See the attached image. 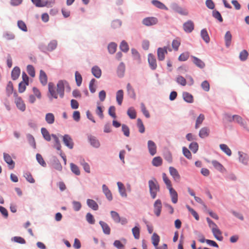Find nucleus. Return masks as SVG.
Wrapping results in <instances>:
<instances>
[{"label":"nucleus","mask_w":249,"mask_h":249,"mask_svg":"<svg viewBox=\"0 0 249 249\" xmlns=\"http://www.w3.org/2000/svg\"><path fill=\"white\" fill-rule=\"evenodd\" d=\"M65 83H66V80H59L57 84L56 91H55V87L54 85L52 83H49L48 90L49 94L48 95V96L50 100L52 101L53 98L57 99L58 98V94H59L61 98L64 97Z\"/></svg>","instance_id":"1"},{"label":"nucleus","mask_w":249,"mask_h":249,"mask_svg":"<svg viewBox=\"0 0 249 249\" xmlns=\"http://www.w3.org/2000/svg\"><path fill=\"white\" fill-rule=\"evenodd\" d=\"M148 186L149 188V193L152 199H155L157 195L158 192L160 190V185L157 180L155 178L148 181Z\"/></svg>","instance_id":"2"},{"label":"nucleus","mask_w":249,"mask_h":249,"mask_svg":"<svg viewBox=\"0 0 249 249\" xmlns=\"http://www.w3.org/2000/svg\"><path fill=\"white\" fill-rule=\"evenodd\" d=\"M158 22V18L153 17L145 18L142 20V23L146 26H151L156 25Z\"/></svg>","instance_id":"3"},{"label":"nucleus","mask_w":249,"mask_h":249,"mask_svg":"<svg viewBox=\"0 0 249 249\" xmlns=\"http://www.w3.org/2000/svg\"><path fill=\"white\" fill-rule=\"evenodd\" d=\"M14 96L15 97V103L17 107L22 111H24L25 110L26 107L25 105L23 103L22 99L18 96V94L16 92L14 93Z\"/></svg>","instance_id":"4"},{"label":"nucleus","mask_w":249,"mask_h":249,"mask_svg":"<svg viewBox=\"0 0 249 249\" xmlns=\"http://www.w3.org/2000/svg\"><path fill=\"white\" fill-rule=\"evenodd\" d=\"M153 207L154 213L157 217H159L160 214L162 209L161 201L159 199L156 200L154 203Z\"/></svg>","instance_id":"5"},{"label":"nucleus","mask_w":249,"mask_h":249,"mask_svg":"<svg viewBox=\"0 0 249 249\" xmlns=\"http://www.w3.org/2000/svg\"><path fill=\"white\" fill-rule=\"evenodd\" d=\"M234 122L236 123L244 129L249 132V128L248 126L247 122L244 120L240 116L236 115Z\"/></svg>","instance_id":"6"},{"label":"nucleus","mask_w":249,"mask_h":249,"mask_svg":"<svg viewBox=\"0 0 249 249\" xmlns=\"http://www.w3.org/2000/svg\"><path fill=\"white\" fill-rule=\"evenodd\" d=\"M238 159L240 162L242 163L243 164L245 165H247L248 164V162L249 160V157L248 155L242 151H238Z\"/></svg>","instance_id":"7"},{"label":"nucleus","mask_w":249,"mask_h":249,"mask_svg":"<svg viewBox=\"0 0 249 249\" xmlns=\"http://www.w3.org/2000/svg\"><path fill=\"white\" fill-rule=\"evenodd\" d=\"M63 142L65 145L70 149L73 147V142L71 137L68 134H65L63 136Z\"/></svg>","instance_id":"8"},{"label":"nucleus","mask_w":249,"mask_h":249,"mask_svg":"<svg viewBox=\"0 0 249 249\" xmlns=\"http://www.w3.org/2000/svg\"><path fill=\"white\" fill-rule=\"evenodd\" d=\"M148 62L150 69L152 70H155L157 67L156 59L155 56L152 54L149 53L148 55Z\"/></svg>","instance_id":"9"},{"label":"nucleus","mask_w":249,"mask_h":249,"mask_svg":"<svg viewBox=\"0 0 249 249\" xmlns=\"http://www.w3.org/2000/svg\"><path fill=\"white\" fill-rule=\"evenodd\" d=\"M88 141L90 144L95 148H98L100 146V142L98 139L95 136L89 135L88 137Z\"/></svg>","instance_id":"10"},{"label":"nucleus","mask_w":249,"mask_h":249,"mask_svg":"<svg viewBox=\"0 0 249 249\" xmlns=\"http://www.w3.org/2000/svg\"><path fill=\"white\" fill-rule=\"evenodd\" d=\"M183 28L186 33H190L194 29V24L192 20H189L183 23Z\"/></svg>","instance_id":"11"},{"label":"nucleus","mask_w":249,"mask_h":249,"mask_svg":"<svg viewBox=\"0 0 249 249\" xmlns=\"http://www.w3.org/2000/svg\"><path fill=\"white\" fill-rule=\"evenodd\" d=\"M169 171L170 174L173 177L174 180L176 182L179 181L180 176L177 170L175 168L171 166L169 168Z\"/></svg>","instance_id":"12"},{"label":"nucleus","mask_w":249,"mask_h":249,"mask_svg":"<svg viewBox=\"0 0 249 249\" xmlns=\"http://www.w3.org/2000/svg\"><path fill=\"white\" fill-rule=\"evenodd\" d=\"M167 47L159 48L157 50L158 58L159 61H163L165 58V54L167 53Z\"/></svg>","instance_id":"13"},{"label":"nucleus","mask_w":249,"mask_h":249,"mask_svg":"<svg viewBox=\"0 0 249 249\" xmlns=\"http://www.w3.org/2000/svg\"><path fill=\"white\" fill-rule=\"evenodd\" d=\"M147 146L149 153L151 156L155 155L157 153V146L155 143L149 140L147 142Z\"/></svg>","instance_id":"14"},{"label":"nucleus","mask_w":249,"mask_h":249,"mask_svg":"<svg viewBox=\"0 0 249 249\" xmlns=\"http://www.w3.org/2000/svg\"><path fill=\"white\" fill-rule=\"evenodd\" d=\"M191 57L192 58V62L198 68L202 69L205 67V63L200 59L193 55H191Z\"/></svg>","instance_id":"15"},{"label":"nucleus","mask_w":249,"mask_h":249,"mask_svg":"<svg viewBox=\"0 0 249 249\" xmlns=\"http://www.w3.org/2000/svg\"><path fill=\"white\" fill-rule=\"evenodd\" d=\"M3 159L4 161L9 165V168L13 169L15 167V162L12 159L11 156L7 153H3Z\"/></svg>","instance_id":"16"},{"label":"nucleus","mask_w":249,"mask_h":249,"mask_svg":"<svg viewBox=\"0 0 249 249\" xmlns=\"http://www.w3.org/2000/svg\"><path fill=\"white\" fill-rule=\"evenodd\" d=\"M102 190L107 200L108 201L112 200L113 199L112 193L106 184H103L102 185Z\"/></svg>","instance_id":"17"},{"label":"nucleus","mask_w":249,"mask_h":249,"mask_svg":"<svg viewBox=\"0 0 249 249\" xmlns=\"http://www.w3.org/2000/svg\"><path fill=\"white\" fill-rule=\"evenodd\" d=\"M151 3L154 6L160 9L166 11L168 10V7L166 6L164 4L158 0H152Z\"/></svg>","instance_id":"18"},{"label":"nucleus","mask_w":249,"mask_h":249,"mask_svg":"<svg viewBox=\"0 0 249 249\" xmlns=\"http://www.w3.org/2000/svg\"><path fill=\"white\" fill-rule=\"evenodd\" d=\"M168 190L169 191L172 202L174 204L177 203L178 200V195L177 192L173 188H169Z\"/></svg>","instance_id":"19"},{"label":"nucleus","mask_w":249,"mask_h":249,"mask_svg":"<svg viewBox=\"0 0 249 249\" xmlns=\"http://www.w3.org/2000/svg\"><path fill=\"white\" fill-rule=\"evenodd\" d=\"M58 45V42L56 39L51 40L47 45L48 52H52L55 50Z\"/></svg>","instance_id":"20"},{"label":"nucleus","mask_w":249,"mask_h":249,"mask_svg":"<svg viewBox=\"0 0 249 249\" xmlns=\"http://www.w3.org/2000/svg\"><path fill=\"white\" fill-rule=\"evenodd\" d=\"M126 90L128 96L132 98L133 99H135L136 96V93L135 92V90L131 84L130 83H128L126 85Z\"/></svg>","instance_id":"21"},{"label":"nucleus","mask_w":249,"mask_h":249,"mask_svg":"<svg viewBox=\"0 0 249 249\" xmlns=\"http://www.w3.org/2000/svg\"><path fill=\"white\" fill-rule=\"evenodd\" d=\"M164 159L168 162L172 163L173 162L172 154L168 149H165L163 154Z\"/></svg>","instance_id":"22"},{"label":"nucleus","mask_w":249,"mask_h":249,"mask_svg":"<svg viewBox=\"0 0 249 249\" xmlns=\"http://www.w3.org/2000/svg\"><path fill=\"white\" fill-rule=\"evenodd\" d=\"M39 80L43 86H45L47 84V76L44 71L41 70L39 71Z\"/></svg>","instance_id":"23"},{"label":"nucleus","mask_w":249,"mask_h":249,"mask_svg":"<svg viewBox=\"0 0 249 249\" xmlns=\"http://www.w3.org/2000/svg\"><path fill=\"white\" fill-rule=\"evenodd\" d=\"M125 65L123 62H121L117 68V75L120 77H123L125 72Z\"/></svg>","instance_id":"24"},{"label":"nucleus","mask_w":249,"mask_h":249,"mask_svg":"<svg viewBox=\"0 0 249 249\" xmlns=\"http://www.w3.org/2000/svg\"><path fill=\"white\" fill-rule=\"evenodd\" d=\"M92 74L97 78H99L102 75L101 69L98 66L92 67L91 70Z\"/></svg>","instance_id":"25"},{"label":"nucleus","mask_w":249,"mask_h":249,"mask_svg":"<svg viewBox=\"0 0 249 249\" xmlns=\"http://www.w3.org/2000/svg\"><path fill=\"white\" fill-rule=\"evenodd\" d=\"M20 70L18 67H15L11 72V78L13 80H17L19 76Z\"/></svg>","instance_id":"26"},{"label":"nucleus","mask_w":249,"mask_h":249,"mask_svg":"<svg viewBox=\"0 0 249 249\" xmlns=\"http://www.w3.org/2000/svg\"><path fill=\"white\" fill-rule=\"evenodd\" d=\"M99 224L101 226L104 234L109 235L110 233V228L107 223L103 221H100Z\"/></svg>","instance_id":"27"},{"label":"nucleus","mask_w":249,"mask_h":249,"mask_svg":"<svg viewBox=\"0 0 249 249\" xmlns=\"http://www.w3.org/2000/svg\"><path fill=\"white\" fill-rule=\"evenodd\" d=\"M87 204L89 208L92 209L94 211H97L99 209L98 204L93 199H88L87 200Z\"/></svg>","instance_id":"28"},{"label":"nucleus","mask_w":249,"mask_h":249,"mask_svg":"<svg viewBox=\"0 0 249 249\" xmlns=\"http://www.w3.org/2000/svg\"><path fill=\"white\" fill-rule=\"evenodd\" d=\"M45 120L48 124H52L54 123V115L52 113H47L45 117Z\"/></svg>","instance_id":"29"},{"label":"nucleus","mask_w":249,"mask_h":249,"mask_svg":"<svg viewBox=\"0 0 249 249\" xmlns=\"http://www.w3.org/2000/svg\"><path fill=\"white\" fill-rule=\"evenodd\" d=\"M210 129L207 127H203L200 129L199 132V136L202 138H205L209 136Z\"/></svg>","instance_id":"30"},{"label":"nucleus","mask_w":249,"mask_h":249,"mask_svg":"<svg viewBox=\"0 0 249 249\" xmlns=\"http://www.w3.org/2000/svg\"><path fill=\"white\" fill-rule=\"evenodd\" d=\"M212 232L213 234L214 237L218 241H222L223 239V237L221 235H218L221 234V232L220 230H219L217 227L216 228H212Z\"/></svg>","instance_id":"31"},{"label":"nucleus","mask_w":249,"mask_h":249,"mask_svg":"<svg viewBox=\"0 0 249 249\" xmlns=\"http://www.w3.org/2000/svg\"><path fill=\"white\" fill-rule=\"evenodd\" d=\"M200 36L203 40L206 43H208L210 42V39L207 31L206 29H203L200 32Z\"/></svg>","instance_id":"32"},{"label":"nucleus","mask_w":249,"mask_h":249,"mask_svg":"<svg viewBox=\"0 0 249 249\" xmlns=\"http://www.w3.org/2000/svg\"><path fill=\"white\" fill-rule=\"evenodd\" d=\"M124 98V91L122 89L118 90L116 92V101L118 104L121 106Z\"/></svg>","instance_id":"33"},{"label":"nucleus","mask_w":249,"mask_h":249,"mask_svg":"<svg viewBox=\"0 0 249 249\" xmlns=\"http://www.w3.org/2000/svg\"><path fill=\"white\" fill-rule=\"evenodd\" d=\"M182 96L184 100L188 103H192L193 102V96L190 93L185 91L182 93Z\"/></svg>","instance_id":"34"},{"label":"nucleus","mask_w":249,"mask_h":249,"mask_svg":"<svg viewBox=\"0 0 249 249\" xmlns=\"http://www.w3.org/2000/svg\"><path fill=\"white\" fill-rule=\"evenodd\" d=\"M117 185L120 195L122 197H126L127 194L126 193L125 188L124 187V184L121 182H118Z\"/></svg>","instance_id":"35"},{"label":"nucleus","mask_w":249,"mask_h":249,"mask_svg":"<svg viewBox=\"0 0 249 249\" xmlns=\"http://www.w3.org/2000/svg\"><path fill=\"white\" fill-rule=\"evenodd\" d=\"M41 132L44 139L48 142H49L51 140L52 135H50L48 130L45 127H42L41 128Z\"/></svg>","instance_id":"36"},{"label":"nucleus","mask_w":249,"mask_h":249,"mask_svg":"<svg viewBox=\"0 0 249 249\" xmlns=\"http://www.w3.org/2000/svg\"><path fill=\"white\" fill-rule=\"evenodd\" d=\"M26 138L29 144L34 149L36 148V143L34 136L31 134H27Z\"/></svg>","instance_id":"37"},{"label":"nucleus","mask_w":249,"mask_h":249,"mask_svg":"<svg viewBox=\"0 0 249 249\" xmlns=\"http://www.w3.org/2000/svg\"><path fill=\"white\" fill-rule=\"evenodd\" d=\"M232 38V35L230 31H227L224 36L225 45L227 47H229L231 44Z\"/></svg>","instance_id":"38"},{"label":"nucleus","mask_w":249,"mask_h":249,"mask_svg":"<svg viewBox=\"0 0 249 249\" xmlns=\"http://www.w3.org/2000/svg\"><path fill=\"white\" fill-rule=\"evenodd\" d=\"M171 8L174 11L182 15H185L182 12V9L176 2H172L170 4Z\"/></svg>","instance_id":"39"},{"label":"nucleus","mask_w":249,"mask_h":249,"mask_svg":"<svg viewBox=\"0 0 249 249\" xmlns=\"http://www.w3.org/2000/svg\"><path fill=\"white\" fill-rule=\"evenodd\" d=\"M117 45L114 42H110L108 44L107 49L110 54H113L115 53L117 49Z\"/></svg>","instance_id":"40"},{"label":"nucleus","mask_w":249,"mask_h":249,"mask_svg":"<svg viewBox=\"0 0 249 249\" xmlns=\"http://www.w3.org/2000/svg\"><path fill=\"white\" fill-rule=\"evenodd\" d=\"M162 163V160L160 157H156L154 158L152 161V164L155 167H159Z\"/></svg>","instance_id":"41"},{"label":"nucleus","mask_w":249,"mask_h":249,"mask_svg":"<svg viewBox=\"0 0 249 249\" xmlns=\"http://www.w3.org/2000/svg\"><path fill=\"white\" fill-rule=\"evenodd\" d=\"M152 242L155 247H157L159 243L160 238L159 235L154 232L151 237Z\"/></svg>","instance_id":"42"},{"label":"nucleus","mask_w":249,"mask_h":249,"mask_svg":"<svg viewBox=\"0 0 249 249\" xmlns=\"http://www.w3.org/2000/svg\"><path fill=\"white\" fill-rule=\"evenodd\" d=\"M122 22L120 19H116L113 20L111 23V27L113 29H118L121 27Z\"/></svg>","instance_id":"43"},{"label":"nucleus","mask_w":249,"mask_h":249,"mask_svg":"<svg viewBox=\"0 0 249 249\" xmlns=\"http://www.w3.org/2000/svg\"><path fill=\"white\" fill-rule=\"evenodd\" d=\"M212 163L213 167L221 172H223V171L225 169L223 166L216 160H213Z\"/></svg>","instance_id":"44"},{"label":"nucleus","mask_w":249,"mask_h":249,"mask_svg":"<svg viewBox=\"0 0 249 249\" xmlns=\"http://www.w3.org/2000/svg\"><path fill=\"white\" fill-rule=\"evenodd\" d=\"M220 148L228 156L231 155V151L229 147L225 144H221L219 145Z\"/></svg>","instance_id":"45"},{"label":"nucleus","mask_w":249,"mask_h":249,"mask_svg":"<svg viewBox=\"0 0 249 249\" xmlns=\"http://www.w3.org/2000/svg\"><path fill=\"white\" fill-rule=\"evenodd\" d=\"M36 160L38 163L43 167H45L47 166V164L44 161L42 156L41 154L37 153L36 154Z\"/></svg>","instance_id":"46"},{"label":"nucleus","mask_w":249,"mask_h":249,"mask_svg":"<svg viewBox=\"0 0 249 249\" xmlns=\"http://www.w3.org/2000/svg\"><path fill=\"white\" fill-rule=\"evenodd\" d=\"M127 114L131 119L136 118V112L133 107H130L128 109Z\"/></svg>","instance_id":"47"},{"label":"nucleus","mask_w":249,"mask_h":249,"mask_svg":"<svg viewBox=\"0 0 249 249\" xmlns=\"http://www.w3.org/2000/svg\"><path fill=\"white\" fill-rule=\"evenodd\" d=\"M120 50L124 52L127 53L129 50V46L125 40H123L120 45Z\"/></svg>","instance_id":"48"},{"label":"nucleus","mask_w":249,"mask_h":249,"mask_svg":"<svg viewBox=\"0 0 249 249\" xmlns=\"http://www.w3.org/2000/svg\"><path fill=\"white\" fill-rule=\"evenodd\" d=\"M132 232L134 238L136 239H139L140 236V229L139 227L136 226L132 229Z\"/></svg>","instance_id":"49"},{"label":"nucleus","mask_w":249,"mask_h":249,"mask_svg":"<svg viewBox=\"0 0 249 249\" xmlns=\"http://www.w3.org/2000/svg\"><path fill=\"white\" fill-rule=\"evenodd\" d=\"M162 176L163 180L164 183L166 184L167 188L169 189V188H172L171 181L167 177L166 174L165 173H163L162 174Z\"/></svg>","instance_id":"50"},{"label":"nucleus","mask_w":249,"mask_h":249,"mask_svg":"<svg viewBox=\"0 0 249 249\" xmlns=\"http://www.w3.org/2000/svg\"><path fill=\"white\" fill-rule=\"evenodd\" d=\"M213 17L218 20L219 22H222L223 20V18L221 16L220 12L216 10H213L212 12Z\"/></svg>","instance_id":"51"},{"label":"nucleus","mask_w":249,"mask_h":249,"mask_svg":"<svg viewBox=\"0 0 249 249\" xmlns=\"http://www.w3.org/2000/svg\"><path fill=\"white\" fill-rule=\"evenodd\" d=\"M52 137L54 139V141L55 142V143L54 145V147L57 150H61V144L60 143L59 140L58 138L57 137V136L55 134H52Z\"/></svg>","instance_id":"52"},{"label":"nucleus","mask_w":249,"mask_h":249,"mask_svg":"<svg viewBox=\"0 0 249 249\" xmlns=\"http://www.w3.org/2000/svg\"><path fill=\"white\" fill-rule=\"evenodd\" d=\"M110 215H111V216L112 219L113 220V221L117 223L120 222V216L117 212H116L115 211H111L110 212Z\"/></svg>","instance_id":"53"},{"label":"nucleus","mask_w":249,"mask_h":249,"mask_svg":"<svg viewBox=\"0 0 249 249\" xmlns=\"http://www.w3.org/2000/svg\"><path fill=\"white\" fill-rule=\"evenodd\" d=\"M75 79L77 86H80L82 82V77L81 74L77 71L75 72Z\"/></svg>","instance_id":"54"},{"label":"nucleus","mask_w":249,"mask_h":249,"mask_svg":"<svg viewBox=\"0 0 249 249\" xmlns=\"http://www.w3.org/2000/svg\"><path fill=\"white\" fill-rule=\"evenodd\" d=\"M70 167L73 173L77 176H79L80 174V171L79 167L76 164L71 163L70 164Z\"/></svg>","instance_id":"55"},{"label":"nucleus","mask_w":249,"mask_h":249,"mask_svg":"<svg viewBox=\"0 0 249 249\" xmlns=\"http://www.w3.org/2000/svg\"><path fill=\"white\" fill-rule=\"evenodd\" d=\"M72 208L74 211H79L82 207L81 203L79 201L74 200L72 201Z\"/></svg>","instance_id":"56"},{"label":"nucleus","mask_w":249,"mask_h":249,"mask_svg":"<svg viewBox=\"0 0 249 249\" xmlns=\"http://www.w3.org/2000/svg\"><path fill=\"white\" fill-rule=\"evenodd\" d=\"M137 127L139 128V131L141 133H143L145 131V127L143 124V123L142 121V120L140 118H138L137 119Z\"/></svg>","instance_id":"57"},{"label":"nucleus","mask_w":249,"mask_h":249,"mask_svg":"<svg viewBox=\"0 0 249 249\" xmlns=\"http://www.w3.org/2000/svg\"><path fill=\"white\" fill-rule=\"evenodd\" d=\"M236 115H231L229 113H226L224 114V119L229 123H231L235 121Z\"/></svg>","instance_id":"58"},{"label":"nucleus","mask_w":249,"mask_h":249,"mask_svg":"<svg viewBox=\"0 0 249 249\" xmlns=\"http://www.w3.org/2000/svg\"><path fill=\"white\" fill-rule=\"evenodd\" d=\"M189 148L193 153H196L198 149V144L196 142H192L190 144Z\"/></svg>","instance_id":"59"},{"label":"nucleus","mask_w":249,"mask_h":249,"mask_svg":"<svg viewBox=\"0 0 249 249\" xmlns=\"http://www.w3.org/2000/svg\"><path fill=\"white\" fill-rule=\"evenodd\" d=\"M53 166L54 169L58 171H61L62 166L60 163L59 160L57 159H54L53 161Z\"/></svg>","instance_id":"60"},{"label":"nucleus","mask_w":249,"mask_h":249,"mask_svg":"<svg viewBox=\"0 0 249 249\" xmlns=\"http://www.w3.org/2000/svg\"><path fill=\"white\" fill-rule=\"evenodd\" d=\"M176 82L182 86H184L186 85V79L182 76L179 75L177 77L176 79Z\"/></svg>","instance_id":"61"},{"label":"nucleus","mask_w":249,"mask_h":249,"mask_svg":"<svg viewBox=\"0 0 249 249\" xmlns=\"http://www.w3.org/2000/svg\"><path fill=\"white\" fill-rule=\"evenodd\" d=\"M24 177L26 178L27 181L31 183H34L35 182V180L33 178L31 174L29 172L24 173Z\"/></svg>","instance_id":"62"},{"label":"nucleus","mask_w":249,"mask_h":249,"mask_svg":"<svg viewBox=\"0 0 249 249\" xmlns=\"http://www.w3.org/2000/svg\"><path fill=\"white\" fill-rule=\"evenodd\" d=\"M86 219L87 222L90 224H94L95 223L94 218L93 215L90 213H87L86 215Z\"/></svg>","instance_id":"63"},{"label":"nucleus","mask_w":249,"mask_h":249,"mask_svg":"<svg viewBox=\"0 0 249 249\" xmlns=\"http://www.w3.org/2000/svg\"><path fill=\"white\" fill-rule=\"evenodd\" d=\"M27 71L31 77H34L35 76V68L32 65H28L27 66Z\"/></svg>","instance_id":"64"}]
</instances>
